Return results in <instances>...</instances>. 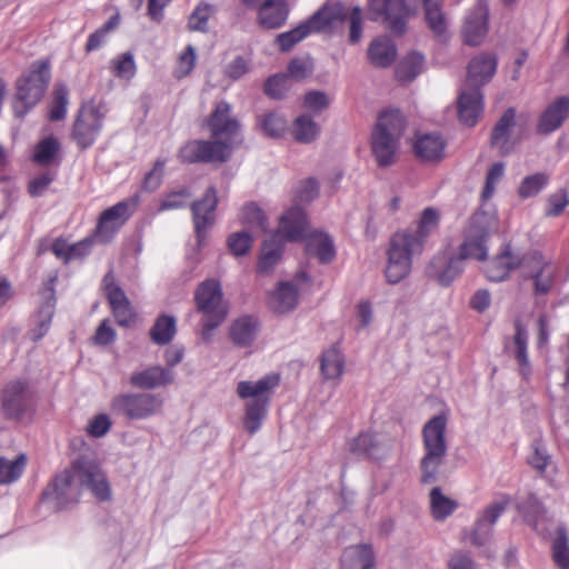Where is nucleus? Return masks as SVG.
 Here are the masks:
<instances>
[{"label":"nucleus","mask_w":569,"mask_h":569,"mask_svg":"<svg viewBox=\"0 0 569 569\" xmlns=\"http://www.w3.org/2000/svg\"><path fill=\"white\" fill-rule=\"evenodd\" d=\"M505 172V166L502 162H496L493 163L490 169L488 170L487 177H486V183L482 190V199L488 200L492 197L497 183L501 180Z\"/></svg>","instance_id":"obj_60"},{"label":"nucleus","mask_w":569,"mask_h":569,"mask_svg":"<svg viewBox=\"0 0 569 569\" xmlns=\"http://www.w3.org/2000/svg\"><path fill=\"white\" fill-rule=\"evenodd\" d=\"M289 89V77L286 73H277L269 77L264 83V93L271 98H282Z\"/></svg>","instance_id":"obj_55"},{"label":"nucleus","mask_w":569,"mask_h":569,"mask_svg":"<svg viewBox=\"0 0 569 569\" xmlns=\"http://www.w3.org/2000/svg\"><path fill=\"white\" fill-rule=\"evenodd\" d=\"M109 69L114 77L124 80H131L137 72L136 62L130 52H123L112 59Z\"/></svg>","instance_id":"obj_49"},{"label":"nucleus","mask_w":569,"mask_h":569,"mask_svg":"<svg viewBox=\"0 0 569 569\" xmlns=\"http://www.w3.org/2000/svg\"><path fill=\"white\" fill-rule=\"evenodd\" d=\"M439 222V211L436 208L428 207L423 209V211L421 212L415 231L406 229L396 232V234L406 236L409 247L422 252L426 240L432 232H435L438 229Z\"/></svg>","instance_id":"obj_21"},{"label":"nucleus","mask_w":569,"mask_h":569,"mask_svg":"<svg viewBox=\"0 0 569 569\" xmlns=\"http://www.w3.org/2000/svg\"><path fill=\"white\" fill-rule=\"evenodd\" d=\"M241 223L252 229L267 230V219L263 211L256 203H248L242 207L240 213Z\"/></svg>","instance_id":"obj_52"},{"label":"nucleus","mask_w":569,"mask_h":569,"mask_svg":"<svg viewBox=\"0 0 569 569\" xmlns=\"http://www.w3.org/2000/svg\"><path fill=\"white\" fill-rule=\"evenodd\" d=\"M214 6L200 2L189 17V28L192 31L206 32L209 19L216 13Z\"/></svg>","instance_id":"obj_51"},{"label":"nucleus","mask_w":569,"mask_h":569,"mask_svg":"<svg viewBox=\"0 0 569 569\" xmlns=\"http://www.w3.org/2000/svg\"><path fill=\"white\" fill-rule=\"evenodd\" d=\"M51 79V64L48 59L32 62L29 70L17 81L12 103L17 118H23L43 97Z\"/></svg>","instance_id":"obj_6"},{"label":"nucleus","mask_w":569,"mask_h":569,"mask_svg":"<svg viewBox=\"0 0 569 569\" xmlns=\"http://www.w3.org/2000/svg\"><path fill=\"white\" fill-rule=\"evenodd\" d=\"M423 11L428 29L435 36H443L448 31L449 20L442 10V6L426 7Z\"/></svg>","instance_id":"obj_48"},{"label":"nucleus","mask_w":569,"mask_h":569,"mask_svg":"<svg viewBox=\"0 0 569 569\" xmlns=\"http://www.w3.org/2000/svg\"><path fill=\"white\" fill-rule=\"evenodd\" d=\"M319 183L313 178H308L300 182L295 193V201L297 203L310 202L318 196Z\"/></svg>","instance_id":"obj_62"},{"label":"nucleus","mask_w":569,"mask_h":569,"mask_svg":"<svg viewBox=\"0 0 569 569\" xmlns=\"http://www.w3.org/2000/svg\"><path fill=\"white\" fill-rule=\"evenodd\" d=\"M56 171H44L31 179L28 183V192L31 197L42 196L49 186L56 180Z\"/></svg>","instance_id":"obj_58"},{"label":"nucleus","mask_w":569,"mask_h":569,"mask_svg":"<svg viewBox=\"0 0 569 569\" xmlns=\"http://www.w3.org/2000/svg\"><path fill=\"white\" fill-rule=\"evenodd\" d=\"M230 143L226 141L190 140L178 151V159L181 163H214L229 160Z\"/></svg>","instance_id":"obj_15"},{"label":"nucleus","mask_w":569,"mask_h":569,"mask_svg":"<svg viewBox=\"0 0 569 569\" xmlns=\"http://www.w3.org/2000/svg\"><path fill=\"white\" fill-rule=\"evenodd\" d=\"M166 159H157L152 169L146 173L142 180V189L146 191H154L162 182L164 174Z\"/></svg>","instance_id":"obj_56"},{"label":"nucleus","mask_w":569,"mask_h":569,"mask_svg":"<svg viewBox=\"0 0 569 569\" xmlns=\"http://www.w3.org/2000/svg\"><path fill=\"white\" fill-rule=\"evenodd\" d=\"M496 70L497 59L493 54H479L468 64L466 83L469 88L480 89L491 80Z\"/></svg>","instance_id":"obj_24"},{"label":"nucleus","mask_w":569,"mask_h":569,"mask_svg":"<svg viewBox=\"0 0 569 569\" xmlns=\"http://www.w3.org/2000/svg\"><path fill=\"white\" fill-rule=\"evenodd\" d=\"M320 370L325 379H339L345 370V358L341 351L336 347H331L323 351L320 358Z\"/></svg>","instance_id":"obj_38"},{"label":"nucleus","mask_w":569,"mask_h":569,"mask_svg":"<svg viewBox=\"0 0 569 569\" xmlns=\"http://www.w3.org/2000/svg\"><path fill=\"white\" fill-rule=\"evenodd\" d=\"M263 132L270 137H280L287 129V121L277 113L270 112L261 120Z\"/></svg>","instance_id":"obj_59"},{"label":"nucleus","mask_w":569,"mask_h":569,"mask_svg":"<svg viewBox=\"0 0 569 569\" xmlns=\"http://www.w3.org/2000/svg\"><path fill=\"white\" fill-rule=\"evenodd\" d=\"M57 281V276H53L49 279V283L47 290L49 291V297L47 301L41 306L38 312V322L34 328L31 330V340L38 341L42 337H44L51 326L52 317L54 315L56 307V297H54V282Z\"/></svg>","instance_id":"obj_34"},{"label":"nucleus","mask_w":569,"mask_h":569,"mask_svg":"<svg viewBox=\"0 0 569 569\" xmlns=\"http://www.w3.org/2000/svg\"><path fill=\"white\" fill-rule=\"evenodd\" d=\"M458 118L467 127H475L483 112V96L478 88H469L460 92L458 98Z\"/></svg>","instance_id":"obj_23"},{"label":"nucleus","mask_w":569,"mask_h":569,"mask_svg":"<svg viewBox=\"0 0 569 569\" xmlns=\"http://www.w3.org/2000/svg\"><path fill=\"white\" fill-rule=\"evenodd\" d=\"M69 90L63 83L56 84L52 92V100L49 107V120L60 121L67 113Z\"/></svg>","instance_id":"obj_46"},{"label":"nucleus","mask_w":569,"mask_h":569,"mask_svg":"<svg viewBox=\"0 0 569 569\" xmlns=\"http://www.w3.org/2000/svg\"><path fill=\"white\" fill-rule=\"evenodd\" d=\"M162 405L163 400L157 395L126 392L116 396L110 408L129 420H143L160 412Z\"/></svg>","instance_id":"obj_13"},{"label":"nucleus","mask_w":569,"mask_h":569,"mask_svg":"<svg viewBox=\"0 0 569 569\" xmlns=\"http://www.w3.org/2000/svg\"><path fill=\"white\" fill-rule=\"evenodd\" d=\"M569 116V97H558L541 113L538 122L540 133H550L559 129Z\"/></svg>","instance_id":"obj_25"},{"label":"nucleus","mask_w":569,"mask_h":569,"mask_svg":"<svg viewBox=\"0 0 569 569\" xmlns=\"http://www.w3.org/2000/svg\"><path fill=\"white\" fill-rule=\"evenodd\" d=\"M349 447L352 453L371 460H381L389 451L372 431L360 432L350 441Z\"/></svg>","instance_id":"obj_28"},{"label":"nucleus","mask_w":569,"mask_h":569,"mask_svg":"<svg viewBox=\"0 0 569 569\" xmlns=\"http://www.w3.org/2000/svg\"><path fill=\"white\" fill-rule=\"evenodd\" d=\"M139 201L140 198L136 194L104 209L99 214L92 232L97 241L100 243L110 242L134 213Z\"/></svg>","instance_id":"obj_12"},{"label":"nucleus","mask_w":569,"mask_h":569,"mask_svg":"<svg viewBox=\"0 0 569 569\" xmlns=\"http://www.w3.org/2000/svg\"><path fill=\"white\" fill-rule=\"evenodd\" d=\"M418 0H368L370 19L382 20L395 33H403L411 17L417 13Z\"/></svg>","instance_id":"obj_9"},{"label":"nucleus","mask_w":569,"mask_h":569,"mask_svg":"<svg viewBox=\"0 0 569 569\" xmlns=\"http://www.w3.org/2000/svg\"><path fill=\"white\" fill-rule=\"evenodd\" d=\"M423 56L412 51L405 56L396 66L395 77L401 83H409L415 80L423 70Z\"/></svg>","instance_id":"obj_35"},{"label":"nucleus","mask_w":569,"mask_h":569,"mask_svg":"<svg viewBox=\"0 0 569 569\" xmlns=\"http://www.w3.org/2000/svg\"><path fill=\"white\" fill-rule=\"evenodd\" d=\"M252 244V238L248 232H234L228 238V247L234 256H244Z\"/></svg>","instance_id":"obj_63"},{"label":"nucleus","mask_w":569,"mask_h":569,"mask_svg":"<svg viewBox=\"0 0 569 569\" xmlns=\"http://www.w3.org/2000/svg\"><path fill=\"white\" fill-rule=\"evenodd\" d=\"M278 236L279 234L276 233L272 236L271 240H266L263 242L261 256L258 262V271L260 273L270 272L280 260L282 248L281 244L276 241Z\"/></svg>","instance_id":"obj_41"},{"label":"nucleus","mask_w":569,"mask_h":569,"mask_svg":"<svg viewBox=\"0 0 569 569\" xmlns=\"http://www.w3.org/2000/svg\"><path fill=\"white\" fill-rule=\"evenodd\" d=\"M258 330V322L253 317L244 316L233 321L230 328V338L234 345L247 347L253 341Z\"/></svg>","instance_id":"obj_37"},{"label":"nucleus","mask_w":569,"mask_h":569,"mask_svg":"<svg viewBox=\"0 0 569 569\" xmlns=\"http://www.w3.org/2000/svg\"><path fill=\"white\" fill-rule=\"evenodd\" d=\"M59 150L60 143L57 138L47 137L36 146L32 160L40 166H48L54 160Z\"/></svg>","instance_id":"obj_45"},{"label":"nucleus","mask_w":569,"mask_h":569,"mask_svg":"<svg viewBox=\"0 0 569 569\" xmlns=\"http://www.w3.org/2000/svg\"><path fill=\"white\" fill-rule=\"evenodd\" d=\"M406 129V119L398 109L382 111L371 134V149L379 167H389L396 161L399 141Z\"/></svg>","instance_id":"obj_4"},{"label":"nucleus","mask_w":569,"mask_h":569,"mask_svg":"<svg viewBox=\"0 0 569 569\" xmlns=\"http://www.w3.org/2000/svg\"><path fill=\"white\" fill-rule=\"evenodd\" d=\"M104 117L102 107L94 103L83 104L79 109L71 138L81 150L90 148L96 142L102 130Z\"/></svg>","instance_id":"obj_14"},{"label":"nucleus","mask_w":569,"mask_h":569,"mask_svg":"<svg viewBox=\"0 0 569 569\" xmlns=\"http://www.w3.org/2000/svg\"><path fill=\"white\" fill-rule=\"evenodd\" d=\"M522 267V254L519 256L511 250L509 244H506L500 252L493 257L483 269L488 280L500 282L509 278L511 271Z\"/></svg>","instance_id":"obj_20"},{"label":"nucleus","mask_w":569,"mask_h":569,"mask_svg":"<svg viewBox=\"0 0 569 569\" xmlns=\"http://www.w3.org/2000/svg\"><path fill=\"white\" fill-rule=\"evenodd\" d=\"M457 507L458 503L446 497L441 492L440 488H432L430 491V508L431 515L436 520H445L456 510Z\"/></svg>","instance_id":"obj_42"},{"label":"nucleus","mask_w":569,"mask_h":569,"mask_svg":"<svg viewBox=\"0 0 569 569\" xmlns=\"http://www.w3.org/2000/svg\"><path fill=\"white\" fill-rule=\"evenodd\" d=\"M319 134L318 124L310 116H300L293 122V137L298 142L310 143Z\"/></svg>","instance_id":"obj_47"},{"label":"nucleus","mask_w":569,"mask_h":569,"mask_svg":"<svg viewBox=\"0 0 569 569\" xmlns=\"http://www.w3.org/2000/svg\"><path fill=\"white\" fill-rule=\"evenodd\" d=\"M290 9L286 0H272L259 8L257 20L266 30L279 29L286 24Z\"/></svg>","instance_id":"obj_30"},{"label":"nucleus","mask_w":569,"mask_h":569,"mask_svg":"<svg viewBox=\"0 0 569 569\" xmlns=\"http://www.w3.org/2000/svg\"><path fill=\"white\" fill-rule=\"evenodd\" d=\"M280 383L279 373H268L257 381L242 380L237 385V395L247 400L244 405L243 428L254 435L267 418L273 390Z\"/></svg>","instance_id":"obj_2"},{"label":"nucleus","mask_w":569,"mask_h":569,"mask_svg":"<svg viewBox=\"0 0 569 569\" xmlns=\"http://www.w3.org/2000/svg\"><path fill=\"white\" fill-rule=\"evenodd\" d=\"M340 561L341 569H375V553L369 545L346 548Z\"/></svg>","instance_id":"obj_32"},{"label":"nucleus","mask_w":569,"mask_h":569,"mask_svg":"<svg viewBox=\"0 0 569 569\" xmlns=\"http://www.w3.org/2000/svg\"><path fill=\"white\" fill-rule=\"evenodd\" d=\"M497 230V219L485 211L475 212L469 221L463 242L458 257H451L442 271L437 272L443 258L436 257L429 267V272L436 276L439 283L449 286L463 270L465 259L483 260L487 257V240Z\"/></svg>","instance_id":"obj_1"},{"label":"nucleus","mask_w":569,"mask_h":569,"mask_svg":"<svg viewBox=\"0 0 569 569\" xmlns=\"http://www.w3.org/2000/svg\"><path fill=\"white\" fill-rule=\"evenodd\" d=\"M488 32V11L482 6L470 10L466 19L463 36H485Z\"/></svg>","instance_id":"obj_44"},{"label":"nucleus","mask_w":569,"mask_h":569,"mask_svg":"<svg viewBox=\"0 0 569 569\" xmlns=\"http://www.w3.org/2000/svg\"><path fill=\"white\" fill-rule=\"evenodd\" d=\"M307 229V216L299 206L287 210L280 219L279 233H282L287 240L297 241L305 239L308 256L316 257L321 263L332 261L336 250L331 238L318 231L311 232L306 237Z\"/></svg>","instance_id":"obj_3"},{"label":"nucleus","mask_w":569,"mask_h":569,"mask_svg":"<svg viewBox=\"0 0 569 569\" xmlns=\"http://www.w3.org/2000/svg\"><path fill=\"white\" fill-rule=\"evenodd\" d=\"M27 456L20 453L14 460L0 457V486L16 482L22 476L27 467Z\"/></svg>","instance_id":"obj_40"},{"label":"nucleus","mask_w":569,"mask_h":569,"mask_svg":"<svg viewBox=\"0 0 569 569\" xmlns=\"http://www.w3.org/2000/svg\"><path fill=\"white\" fill-rule=\"evenodd\" d=\"M516 112L513 108L505 111L491 132V146L499 150L501 156L508 154L513 143L510 141V130L515 126Z\"/></svg>","instance_id":"obj_31"},{"label":"nucleus","mask_w":569,"mask_h":569,"mask_svg":"<svg viewBox=\"0 0 569 569\" xmlns=\"http://www.w3.org/2000/svg\"><path fill=\"white\" fill-rule=\"evenodd\" d=\"M72 470L80 486L88 489L99 501H109L112 492L109 480L94 460L79 458L72 462Z\"/></svg>","instance_id":"obj_18"},{"label":"nucleus","mask_w":569,"mask_h":569,"mask_svg":"<svg viewBox=\"0 0 569 569\" xmlns=\"http://www.w3.org/2000/svg\"><path fill=\"white\" fill-rule=\"evenodd\" d=\"M513 340L516 345L515 357L519 365V371L521 376L528 377L530 375V363L527 353L528 333L520 321L516 322V333Z\"/></svg>","instance_id":"obj_43"},{"label":"nucleus","mask_w":569,"mask_h":569,"mask_svg":"<svg viewBox=\"0 0 569 569\" xmlns=\"http://www.w3.org/2000/svg\"><path fill=\"white\" fill-rule=\"evenodd\" d=\"M420 253L419 250L409 247L406 236L395 233L387 251L388 261L385 273L388 282L398 283L406 278L411 270L412 257Z\"/></svg>","instance_id":"obj_17"},{"label":"nucleus","mask_w":569,"mask_h":569,"mask_svg":"<svg viewBox=\"0 0 569 569\" xmlns=\"http://www.w3.org/2000/svg\"><path fill=\"white\" fill-rule=\"evenodd\" d=\"M196 64V51L194 48L189 44L178 56L176 67L173 69V77L181 80L189 76Z\"/></svg>","instance_id":"obj_53"},{"label":"nucleus","mask_w":569,"mask_h":569,"mask_svg":"<svg viewBox=\"0 0 569 569\" xmlns=\"http://www.w3.org/2000/svg\"><path fill=\"white\" fill-rule=\"evenodd\" d=\"M111 425L108 415L99 413L88 422L86 431L92 438H101L110 430Z\"/></svg>","instance_id":"obj_64"},{"label":"nucleus","mask_w":569,"mask_h":569,"mask_svg":"<svg viewBox=\"0 0 569 569\" xmlns=\"http://www.w3.org/2000/svg\"><path fill=\"white\" fill-rule=\"evenodd\" d=\"M345 22L348 23L349 36H361L365 23L363 10L358 6L346 7Z\"/></svg>","instance_id":"obj_61"},{"label":"nucleus","mask_w":569,"mask_h":569,"mask_svg":"<svg viewBox=\"0 0 569 569\" xmlns=\"http://www.w3.org/2000/svg\"><path fill=\"white\" fill-rule=\"evenodd\" d=\"M521 277L532 281L536 297L548 295L556 284L557 264L539 250H530L522 254Z\"/></svg>","instance_id":"obj_8"},{"label":"nucleus","mask_w":569,"mask_h":569,"mask_svg":"<svg viewBox=\"0 0 569 569\" xmlns=\"http://www.w3.org/2000/svg\"><path fill=\"white\" fill-rule=\"evenodd\" d=\"M549 182V177L546 173L537 172L527 176L521 181L518 188V196L521 199H528L537 196Z\"/></svg>","instance_id":"obj_50"},{"label":"nucleus","mask_w":569,"mask_h":569,"mask_svg":"<svg viewBox=\"0 0 569 569\" xmlns=\"http://www.w3.org/2000/svg\"><path fill=\"white\" fill-rule=\"evenodd\" d=\"M173 382V375L170 370L153 366L134 372L130 377V385L140 389H157Z\"/></svg>","instance_id":"obj_29"},{"label":"nucleus","mask_w":569,"mask_h":569,"mask_svg":"<svg viewBox=\"0 0 569 569\" xmlns=\"http://www.w3.org/2000/svg\"><path fill=\"white\" fill-rule=\"evenodd\" d=\"M0 406L6 419L21 420L34 407V392L27 379L8 381L0 391Z\"/></svg>","instance_id":"obj_11"},{"label":"nucleus","mask_w":569,"mask_h":569,"mask_svg":"<svg viewBox=\"0 0 569 569\" xmlns=\"http://www.w3.org/2000/svg\"><path fill=\"white\" fill-rule=\"evenodd\" d=\"M177 332L176 318L169 315H160L149 331L151 341L158 346L170 343Z\"/></svg>","instance_id":"obj_39"},{"label":"nucleus","mask_w":569,"mask_h":569,"mask_svg":"<svg viewBox=\"0 0 569 569\" xmlns=\"http://www.w3.org/2000/svg\"><path fill=\"white\" fill-rule=\"evenodd\" d=\"M216 207L217 192L213 187L208 188L202 199L194 201L191 206L194 232L199 243L202 242L207 230L213 222Z\"/></svg>","instance_id":"obj_22"},{"label":"nucleus","mask_w":569,"mask_h":569,"mask_svg":"<svg viewBox=\"0 0 569 569\" xmlns=\"http://www.w3.org/2000/svg\"><path fill=\"white\" fill-rule=\"evenodd\" d=\"M447 141L440 133H425L413 143L415 154L426 162H439L445 157Z\"/></svg>","instance_id":"obj_26"},{"label":"nucleus","mask_w":569,"mask_h":569,"mask_svg":"<svg viewBox=\"0 0 569 569\" xmlns=\"http://www.w3.org/2000/svg\"><path fill=\"white\" fill-rule=\"evenodd\" d=\"M194 303L197 311L202 316V339L208 341L229 312L220 282L214 279L202 281L194 291Z\"/></svg>","instance_id":"obj_7"},{"label":"nucleus","mask_w":569,"mask_h":569,"mask_svg":"<svg viewBox=\"0 0 569 569\" xmlns=\"http://www.w3.org/2000/svg\"><path fill=\"white\" fill-rule=\"evenodd\" d=\"M346 6L339 1L325 2L309 19L279 36L332 33L345 23Z\"/></svg>","instance_id":"obj_10"},{"label":"nucleus","mask_w":569,"mask_h":569,"mask_svg":"<svg viewBox=\"0 0 569 569\" xmlns=\"http://www.w3.org/2000/svg\"><path fill=\"white\" fill-rule=\"evenodd\" d=\"M74 478L76 475L71 466L70 469H66L53 478L50 485L43 490L42 498L54 500L59 508H64L71 501L77 502L78 498L70 499L69 497Z\"/></svg>","instance_id":"obj_27"},{"label":"nucleus","mask_w":569,"mask_h":569,"mask_svg":"<svg viewBox=\"0 0 569 569\" xmlns=\"http://www.w3.org/2000/svg\"><path fill=\"white\" fill-rule=\"evenodd\" d=\"M447 417L441 413L432 417L422 428L423 456L420 461L421 482L433 483L447 455Z\"/></svg>","instance_id":"obj_5"},{"label":"nucleus","mask_w":569,"mask_h":569,"mask_svg":"<svg viewBox=\"0 0 569 569\" xmlns=\"http://www.w3.org/2000/svg\"><path fill=\"white\" fill-rule=\"evenodd\" d=\"M206 124L216 141L230 143V153L234 144L241 141L239 139L241 126L238 119L232 116L231 106L226 101L216 103L213 110L206 119Z\"/></svg>","instance_id":"obj_16"},{"label":"nucleus","mask_w":569,"mask_h":569,"mask_svg":"<svg viewBox=\"0 0 569 569\" xmlns=\"http://www.w3.org/2000/svg\"><path fill=\"white\" fill-rule=\"evenodd\" d=\"M297 303L298 289L291 282H280L277 290L271 295V308L278 313H284L292 310Z\"/></svg>","instance_id":"obj_36"},{"label":"nucleus","mask_w":569,"mask_h":569,"mask_svg":"<svg viewBox=\"0 0 569 569\" xmlns=\"http://www.w3.org/2000/svg\"><path fill=\"white\" fill-rule=\"evenodd\" d=\"M367 56L373 67L388 68L396 60L397 47L392 38H373Z\"/></svg>","instance_id":"obj_33"},{"label":"nucleus","mask_w":569,"mask_h":569,"mask_svg":"<svg viewBox=\"0 0 569 569\" xmlns=\"http://www.w3.org/2000/svg\"><path fill=\"white\" fill-rule=\"evenodd\" d=\"M510 503L508 496H502L499 500L487 506L477 517L473 529L470 533V541L473 546H485L492 536V527L499 517L506 511Z\"/></svg>","instance_id":"obj_19"},{"label":"nucleus","mask_w":569,"mask_h":569,"mask_svg":"<svg viewBox=\"0 0 569 569\" xmlns=\"http://www.w3.org/2000/svg\"><path fill=\"white\" fill-rule=\"evenodd\" d=\"M569 203L568 193L561 189L550 194L547 199L545 213L547 217L560 216Z\"/></svg>","instance_id":"obj_57"},{"label":"nucleus","mask_w":569,"mask_h":569,"mask_svg":"<svg viewBox=\"0 0 569 569\" xmlns=\"http://www.w3.org/2000/svg\"><path fill=\"white\" fill-rule=\"evenodd\" d=\"M191 196V192L186 188L168 192L161 199L159 210L164 211L183 208L190 200Z\"/></svg>","instance_id":"obj_54"}]
</instances>
